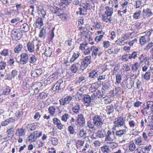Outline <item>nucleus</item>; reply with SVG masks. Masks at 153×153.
Here are the masks:
<instances>
[{
  "instance_id": "obj_1",
  "label": "nucleus",
  "mask_w": 153,
  "mask_h": 153,
  "mask_svg": "<svg viewBox=\"0 0 153 153\" xmlns=\"http://www.w3.org/2000/svg\"><path fill=\"white\" fill-rule=\"evenodd\" d=\"M90 58V56H87L81 61L73 64L71 66V70L73 73H76L79 69L84 70L91 62Z\"/></svg>"
},
{
  "instance_id": "obj_2",
  "label": "nucleus",
  "mask_w": 153,
  "mask_h": 153,
  "mask_svg": "<svg viewBox=\"0 0 153 153\" xmlns=\"http://www.w3.org/2000/svg\"><path fill=\"white\" fill-rule=\"evenodd\" d=\"M103 122L102 119L100 117L96 118V130L98 131L96 133V138H102L105 136V131L102 128Z\"/></svg>"
},
{
  "instance_id": "obj_3",
  "label": "nucleus",
  "mask_w": 153,
  "mask_h": 153,
  "mask_svg": "<svg viewBox=\"0 0 153 153\" xmlns=\"http://www.w3.org/2000/svg\"><path fill=\"white\" fill-rule=\"evenodd\" d=\"M79 30L80 31V35L82 38L85 39V41L87 42V41H91L92 39L90 37L91 34L93 33L92 32L89 31L85 27L79 26Z\"/></svg>"
},
{
  "instance_id": "obj_4",
  "label": "nucleus",
  "mask_w": 153,
  "mask_h": 153,
  "mask_svg": "<svg viewBox=\"0 0 153 153\" xmlns=\"http://www.w3.org/2000/svg\"><path fill=\"white\" fill-rule=\"evenodd\" d=\"M62 79L59 80L55 84H54L52 88L53 91H58L59 90L64 87V85Z\"/></svg>"
},
{
  "instance_id": "obj_5",
  "label": "nucleus",
  "mask_w": 153,
  "mask_h": 153,
  "mask_svg": "<svg viewBox=\"0 0 153 153\" xmlns=\"http://www.w3.org/2000/svg\"><path fill=\"white\" fill-rule=\"evenodd\" d=\"M12 37L16 41L19 40L22 36V33H20L18 30L15 29L13 30L11 32Z\"/></svg>"
},
{
  "instance_id": "obj_6",
  "label": "nucleus",
  "mask_w": 153,
  "mask_h": 153,
  "mask_svg": "<svg viewBox=\"0 0 153 153\" xmlns=\"http://www.w3.org/2000/svg\"><path fill=\"white\" fill-rule=\"evenodd\" d=\"M21 58L20 60L18 63L22 65H25L28 62L29 56L28 54L26 53H22L20 56Z\"/></svg>"
},
{
  "instance_id": "obj_7",
  "label": "nucleus",
  "mask_w": 153,
  "mask_h": 153,
  "mask_svg": "<svg viewBox=\"0 0 153 153\" xmlns=\"http://www.w3.org/2000/svg\"><path fill=\"white\" fill-rule=\"evenodd\" d=\"M79 99L84 100L85 103H87L89 105L90 103L92 102L90 96L89 95H84L82 94H79Z\"/></svg>"
},
{
  "instance_id": "obj_8",
  "label": "nucleus",
  "mask_w": 153,
  "mask_h": 153,
  "mask_svg": "<svg viewBox=\"0 0 153 153\" xmlns=\"http://www.w3.org/2000/svg\"><path fill=\"white\" fill-rule=\"evenodd\" d=\"M76 123L77 125L80 126H83L85 124V120L82 114L78 115Z\"/></svg>"
},
{
  "instance_id": "obj_9",
  "label": "nucleus",
  "mask_w": 153,
  "mask_h": 153,
  "mask_svg": "<svg viewBox=\"0 0 153 153\" xmlns=\"http://www.w3.org/2000/svg\"><path fill=\"white\" fill-rule=\"evenodd\" d=\"M72 99V98L71 97L67 96L64 98H62L59 100L60 104L62 106L68 104Z\"/></svg>"
},
{
  "instance_id": "obj_10",
  "label": "nucleus",
  "mask_w": 153,
  "mask_h": 153,
  "mask_svg": "<svg viewBox=\"0 0 153 153\" xmlns=\"http://www.w3.org/2000/svg\"><path fill=\"white\" fill-rule=\"evenodd\" d=\"M53 121L54 124L56 125L58 129L61 130L63 128L64 125L61 123V121L59 119L54 117L53 119Z\"/></svg>"
},
{
  "instance_id": "obj_11",
  "label": "nucleus",
  "mask_w": 153,
  "mask_h": 153,
  "mask_svg": "<svg viewBox=\"0 0 153 153\" xmlns=\"http://www.w3.org/2000/svg\"><path fill=\"white\" fill-rule=\"evenodd\" d=\"M125 120L121 117L117 118L115 119L114 123L118 126H121L125 124Z\"/></svg>"
},
{
  "instance_id": "obj_12",
  "label": "nucleus",
  "mask_w": 153,
  "mask_h": 153,
  "mask_svg": "<svg viewBox=\"0 0 153 153\" xmlns=\"http://www.w3.org/2000/svg\"><path fill=\"white\" fill-rule=\"evenodd\" d=\"M138 64V62H136L132 65V70L133 72H135V74H133V75L135 76V77H137L139 74V71L138 72L136 73L137 70H138V69L139 68Z\"/></svg>"
},
{
  "instance_id": "obj_13",
  "label": "nucleus",
  "mask_w": 153,
  "mask_h": 153,
  "mask_svg": "<svg viewBox=\"0 0 153 153\" xmlns=\"http://www.w3.org/2000/svg\"><path fill=\"white\" fill-rule=\"evenodd\" d=\"M90 51H92V56H96V47L94 46H91L89 49L84 50L83 52L85 54L87 55L90 53Z\"/></svg>"
},
{
  "instance_id": "obj_14",
  "label": "nucleus",
  "mask_w": 153,
  "mask_h": 153,
  "mask_svg": "<svg viewBox=\"0 0 153 153\" xmlns=\"http://www.w3.org/2000/svg\"><path fill=\"white\" fill-rule=\"evenodd\" d=\"M58 73L55 72L51 74L47 79V80L49 81L50 83H51L53 82V81L57 80L58 79Z\"/></svg>"
},
{
  "instance_id": "obj_15",
  "label": "nucleus",
  "mask_w": 153,
  "mask_h": 153,
  "mask_svg": "<svg viewBox=\"0 0 153 153\" xmlns=\"http://www.w3.org/2000/svg\"><path fill=\"white\" fill-rule=\"evenodd\" d=\"M42 132H40L38 134L37 136H35V135L33 133H31L30 135L28 137V138H29L28 139V140L31 141V142H35L38 138L40 137L42 135Z\"/></svg>"
},
{
  "instance_id": "obj_16",
  "label": "nucleus",
  "mask_w": 153,
  "mask_h": 153,
  "mask_svg": "<svg viewBox=\"0 0 153 153\" xmlns=\"http://www.w3.org/2000/svg\"><path fill=\"white\" fill-rule=\"evenodd\" d=\"M37 48L36 50V51L37 53L38 52H44L46 48V46L43 43H39L37 45Z\"/></svg>"
},
{
  "instance_id": "obj_17",
  "label": "nucleus",
  "mask_w": 153,
  "mask_h": 153,
  "mask_svg": "<svg viewBox=\"0 0 153 153\" xmlns=\"http://www.w3.org/2000/svg\"><path fill=\"white\" fill-rule=\"evenodd\" d=\"M84 5L82 6V8L81 7L79 8V14L80 15H84L85 13L86 12L87 10L88 9V4L87 3L83 4Z\"/></svg>"
},
{
  "instance_id": "obj_18",
  "label": "nucleus",
  "mask_w": 153,
  "mask_h": 153,
  "mask_svg": "<svg viewBox=\"0 0 153 153\" xmlns=\"http://www.w3.org/2000/svg\"><path fill=\"white\" fill-rule=\"evenodd\" d=\"M53 51V49L50 47L46 48L44 52V54L46 56L50 57L52 55Z\"/></svg>"
},
{
  "instance_id": "obj_19",
  "label": "nucleus",
  "mask_w": 153,
  "mask_h": 153,
  "mask_svg": "<svg viewBox=\"0 0 153 153\" xmlns=\"http://www.w3.org/2000/svg\"><path fill=\"white\" fill-rule=\"evenodd\" d=\"M60 1L61 3H60V5L66 8L67 7L71 2L72 1L71 0H61Z\"/></svg>"
},
{
  "instance_id": "obj_20",
  "label": "nucleus",
  "mask_w": 153,
  "mask_h": 153,
  "mask_svg": "<svg viewBox=\"0 0 153 153\" xmlns=\"http://www.w3.org/2000/svg\"><path fill=\"white\" fill-rule=\"evenodd\" d=\"M28 50L31 53H33L34 52V45L33 43L29 42L27 45Z\"/></svg>"
},
{
  "instance_id": "obj_21",
  "label": "nucleus",
  "mask_w": 153,
  "mask_h": 153,
  "mask_svg": "<svg viewBox=\"0 0 153 153\" xmlns=\"http://www.w3.org/2000/svg\"><path fill=\"white\" fill-rule=\"evenodd\" d=\"M143 13L144 17L145 16L146 17H149L153 15L151 10L149 9L144 10L143 11Z\"/></svg>"
},
{
  "instance_id": "obj_22",
  "label": "nucleus",
  "mask_w": 153,
  "mask_h": 153,
  "mask_svg": "<svg viewBox=\"0 0 153 153\" xmlns=\"http://www.w3.org/2000/svg\"><path fill=\"white\" fill-rule=\"evenodd\" d=\"M43 20L42 18H38L36 20V26L37 28H41L43 25Z\"/></svg>"
},
{
  "instance_id": "obj_23",
  "label": "nucleus",
  "mask_w": 153,
  "mask_h": 153,
  "mask_svg": "<svg viewBox=\"0 0 153 153\" xmlns=\"http://www.w3.org/2000/svg\"><path fill=\"white\" fill-rule=\"evenodd\" d=\"M80 110V105L79 104H76V105L72 108L73 112L77 114L79 113V111Z\"/></svg>"
},
{
  "instance_id": "obj_24",
  "label": "nucleus",
  "mask_w": 153,
  "mask_h": 153,
  "mask_svg": "<svg viewBox=\"0 0 153 153\" xmlns=\"http://www.w3.org/2000/svg\"><path fill=\"white\" fill-rule=\"evenodd\" d=\"M16 135L17 136H24L25 135V132L24 130L22 128H18L16 130Z\"/></svg>"
},
{
  "instance_id": "obj_25",
  "label": "nucleus",
  "mask_w": 153,
  "mask_h": 153,
  "mask_svg": "<svg viewBox=\"0 0 153 153\" xmlns=\"http://www.w3.org/2000/svg\"><path fill=\"white\" fill-rule=\"evenodd\" d=\"M80 55V54L79 53H74L70 60V62L72 63L74 62Z\"/></svg>"
},
{
  "instance_id": "obj_26",
  "label": "nucleus",
  "mask_w": 153,
  "mask_h": 153,
  "mask_svg": "<svg viewBox=\"0 0 153 153\" xmlns=\"http://www.w3.org/2000/svg\"><path fill=\"white\" fill-rule=\"evenodd\" d=\"M105 9L106 10L105 12V14L108 15V16H111L113 12L112 8L107 6L105 7Z\"/></svg>"
},
{
  "instance_id": "obj_27",
  "label": "nucleus",
  "mask_w": 153,
  "mask_h": 153,
  "mask_svg": "<svg viewBox=\"0 0 153 153\" xmlns=\"http://www.w3.org/2000/svg\"><path fill=\"white\" fill-rule=\"evenodd\" d=\"M29 62L31 64H34L36 63L37 60V59L35 56L33 54H30L29 55Z\"/></svg>"
},
{
  "instance_id": "obj_28",
  "label": "nucleus",
  "mask_w": 153,
  "mask_h": 153,
  "mask_svg": "<svg viewBox=\"0 0 153 153\" xmlns=\"http://www.w3.org/2000/svg\"><path fill=\"white\" fill-rule=\"evenodd\" d=\"M113 108L114 106L112 104L106 107V111L108 114H109L114 112V109Z\"/></svg>"
},
{
  "instance_id": "obj_29",
  "label": "nucleus",
  "mask_w": 153,
  "mask_h": 153,
  "mask_svg": "<svg viewBox=\"0 0 153 153\" xmlns=\"http://www.w3.org/2000/svg\"><path fill=\"white\" fill-rule=\"evenodd\" d=\"M21 29L24 32H26L29 30V26L27 24L25 23L21 25Z\"/></svg>"
},
{
  "instance_id": "obj_30",
  "label": "nucleus",
  "mask_w": 153,
  "mask_h": 153,
  "mask_svg": "<svg viewBox=\"0 0 153 153\" xmlns=\"http://www.w3.org/2000/svg\"><path fill=\"white\" fill-rule=\"evenodd\" d=\"M96 116H95L93 117V122L91 121H88V127L92 128H94V124H96Z\"/></svg>"
},
{
  "instance_id": "obj_31",
  "label": "nucleus",
  "mask_w": 153,
  "mask_h": 153,
  "mask_svg": "<svg viewBox=\"0 0 153 153\" xmlns=\"http://www.w3.org/2000/svg\"><path fill=\"white\" fill-rule=\"evenodd\" d=\"M86 131L84 128L80 129L79 135L80 138L84 137L86 136Z\"/></svg>"
},
{
  "instance_id": "obj_32",
  "label": "nucleus",
  "mask_w": 153,
  "mask_h": 153,
  "mask_svg": "<svg viewBox=\"0 0 153 153\" xmlns=\"http://www.w3.org/2000/svg\"><path fill=\"white\" fill-rule=\"evenodd\" d=\"M126 132V131L125 129H121L117 131L115 133V134L117 136L119 137H121V136L125 134Z\"/></svg>"
},
{
  "instance_id": "obj_33",
  "label": "nucleus",
  "mask_w": 153,
  "mask_h": 153,
  "mask_svg": "<svg viewBox=\"0 0 153 153\" xmlns=\"http://www.w3.org/2000/svg\"><path fill=\"white\" fill-rule=\"evenodd\" d=\"M135 142L137 145L141 146L143 145L142 137L140 136L136 138L135 140Z\"/></svg>"
},
{
  "instance_id": "obj_34",
  "label": "nucleus",
  "mask_w": 153,
  "mask_h": 153,
  "mask_svg": "<svg viewBox=\"0 0 153 153\" xmlns=\"http://www.w3.org/2000/svg\"><path fill=\"white\" fill-rule=\"evenodd\" d=\"M45 30L42 29L40 31L39 37L42 39H44L45 38Z\"/></svg>"
},
{
  "instance_id": "obj_35",
  "label": "nucleus",
  "mask_w": 153,
  "mask_h": 153,
  "mask_svg": "<svg viewBox=\"0 0 153 153\" xmlns=\"http://www.w3.org/2000/svg\"><path fill=\"white\" fill-rule=\"evenodd\" d=\"M105 75L100 76L98 77L97 79L98 81L96 82V84H97L98 86L99 85V86H100L101 84L100 81L102 80H104L105 79Z\"/></svg>"
},
{
  "instance_id": "obj_36",
  "label": "nucleus",
  "mask_w": 153,
  "mask_h": 153,
  "mask_svg": "<svg viewBox=\"0 0 153 153\" xmlns=\"http://www.w3.org/2000/svg\"><path fill=\"white\" fill-rule=\"evenodd\" d=\"M23 47V46L22 44H19L18 45L16 46V48L14 49V51L15 53H18L22 50Z\"/></svg>"
},
{
  "instance_id": "obj_37",
  "label": "nucleus",
  "mask_w": 153,
  "mask_h": 153,
  "mask_svg": "<svg viewBox=\"0 0 153 153\" xmlns=\"http://www.w3.org/2000/svg\"><path fill=\"white\" fill-rule=\"evenodd\" d=\"M13 119L10 118L9 119H7L4 121L3 122L1 123V125L2 126H5L7 125L8 124L10 123L13 122L12 120Z\"/></svg>"
},
{
  "instance_id": "obj_38",
  "label": "nucleus",
  "mask_w": 153,
  "mask_h": 153,
  "mask_svg": "<svg viewBox=\"0 0 153 153\" xmlns=\"http://www.w3.org/2000/svg\"><path fill=\"white\" fill-rule=\"evenodd\" d=\"M141 13V10H139L138 12H135L133 16V18L135 19H140V15Z\"/></svg>"
},
{
  "instance_id": "obj_39",
  "label": "nucleus",
  "mask_w": 153,
  "mask_h": 153,
  "mask_svg": "<svg viewBox=\"0 0 153 153\" xmlns=\"http://www.w3.org/2000/svg\"><path fill=\"white\" fill-rule=\"evenodd\" d=\"M9 88V86H6V88L4 90L3 94L5 95H8L11 91V90Z\"/></svg>"
},
{
  "instance_id": "obj_40",
  "label": "nucleus",
  "mask_w": 153,
  "mask_h": 153,
  "mask_svg": "<svg viewBox=\"0 0 153 153\" xmlns=\"http://www.w3.org/2000/svg\"><path fill=\"white\" fill-rule=\"evenodd\" d=\"M147 106L146 109H149L150 108L152 110L153 108V101H149L146 102Z\"/></svg>"
},
{
  "instance_id": "obj_41",
  "label": "nucleus",
  "mask_w": 153,
  "mask_h": 153,
  "mask_svg": "<svg viewBox=\"0 0 153 153\" xmlns=\"http://www.w3.org/2000/svg\"><path fill=\"white\" fill-rule=\"evenodd\" d=\"M69 115L68 114L65 113L61 117V120L62 121L65 122L67 121V120L69 118Z\"/></svg>"
},
{
  "instance_id": "obj_42",
  "label": "nucleus",
  "mask_w": 153,
  "mask_h": 153,
  "mask_svg": "<svg viewBox=\"0 0 153 153\" xmlns=\"http://www.w3.org/2000/svg\"><path fill=\"white\" fill-rule=\"evenodd\" d=\"M129 54H126L123 55L122 57V60L125 62L128 61V59H131V58H129Z\"/></svg>"
},
{
  "instance_id": "obj_43",
  "label": "nucleus",
  "mask_w": 153,
  "mask_h": 153,
  "mask_svg": "<svg viewBox=\"0 0 153 153\" xmlns=\"http://www.w3.org/2000/svg\"><path fill=\"white\" fill-rule=\"evenodd\" d=\"M126 83V87L128 89H131L134 84L133 82L131 80L127 81Z\"/></svg>"
},
{
  "instance_id": "obj_44",
  "label": "nucleus",
  "mask_w": 153,
  "mask_h": 153,
  "mask_svg": "<svg viewBox=\"0 0 153 153\" xmlns=\"http://www.w3.org/2000/svg\"><path fill=\"white\" fill-rule=\"evenodd\" d=\"M101 150L103 153H108L109 151V149L108 146H105L101 147Z\"/></svg>"
},
{
  "instance_id": "obj_45",
  "label": "nucleus",
  "mask_w": 153,
  "mask_h": 153,
  "mask_svg": "<svg viewBox=\"0 0 153 153\" xmlns=\"http://www.w3.org/2000/svg\"><path fill=\"white\" fill-rule=\"evenodd\" d=\"M9 50L8 49H4L1 53V54L4 56H6L9 55Z\"/></svg>"
},
{
  "instance_id": "obj_46",
  "label": "nucleus",
  "mask_w": 153,
  "mask_h": 153,
  "mask_svg": "<svg viewBox=\"0 0 153 153\" xmlns=\"http://www.w3.org/2000/svg\"><path fill=\"white\" fill-rule=\"evenodd\" d=\"M51 141L52 142V144L54 146L56 145L58 143V140L56 137H51Z\"/></svg>"
},
{
  "instance_id": "obj_47",
  "label": "nucleus",
  "mask_w": 153,
  "mask_h": 153,
  "mask_svg": "<svg viewBox=\"0 0 153 153\" xmlns=\"http://www.w3.org/2000/svg\"><path fill=\"white\" fill-rule=\"evenodd\" d=\"M46 93L44 92L40 93L38 97V98L39 99H44L46 97Z\"/></svg>"
},
{
  "instance_id": "obj_48",
  "label": "nucleus",
  "mask_w": 153,
  "mask_h": 153,
  "mask_svg": "<svg viewBox=\"0 0 153 153\" xmlns=\"http://www.w3.org/2000/svg\"><path fill=\"white\" fill-rule=\"evenodd\" d=\"M129 58H131V59L133 58L134 59H135V58L137 56V53L136 52L134 51L131 54H129Z\"/></svg>"
},
{
  "instance_id": "obj_49",
  "label": "nucleus",
  "mask_w": 153,
  "mask_h": 153,
  "mask_svg": "<svg viewBox=\"0 0 153 153\" xmlns=\"http://www.w3.org/2000/svg\"><path fill=\"white\" fill-rule=\"evenodd\" d=\"M150 72H146L144 75V79L146 80H149L150 79Z\"/></svg>"
},
{
  "instance_id": "obj_50",
  "label": "nucleus",
  "mask_w": 153,
  "mask_h": 153,
  "mask_svg": "<svg viewBox=\"0 0 153 153\" xmlns=\"http://www.w3.org/2000/svg\"><path fill=\"white\" fill-rule=\"evenodd\" d=\"M68 130L70 133L71 134H74L76 133L74 127L72 126H69L68 128Z\"/></svg>"
},
{
  "instance_id": "obj_51",
  "label": "nucleus",
  "mask_w": 153,
  "mask_h": 153,
  "mask_svg": "<svg viewBox=\"0 0 153 153\" xmlns=\"http://www.w3.org/2000/svg\"><path fill=\"white\" fill-rule=\"evenodd\" d=\"M89 89L91 92H95L96 91V84L95 83H92Z\"/></svg>"
},
{
  "instance_id": "obj_52",
  "label": "nucleus",
  "mask_w": 153,
  "mask_h": 153,
  "mask_svg": "<svg viewBox=\"0 0 153 153\" xmlns=\"http://www.w3.org/2000/svg\"><path fill=\"white\" fill-rule=\"evenodd\" d=\"M96 74V71L95 70H94L92 71L91 72H90L89 73V77H91V78H93L94 79H95V77Z\"/></svg>"
},
{
  "instance_id": "obj_53",
  "label": "nucleus",
  "mask_w": 153,
  "mask_h": 153,
  "mask_svg": "<svg viewBox=\"0 0 153 153\" xmlns=\"http://www.w3.org/2000/svg\"><path fill=\"white\" fill-rule=\"evenodd\" d=\"M6 64L4 61H2L0 62V69L1 70H4L6 66Z\"/></svg>"
},
{
  "instance_id": "obj_54",
  "label": "nucleus",
  "mask_w": 153,
  "mask_h": 153,
  "mask_svg": "<svg viewBox=\"0 0 153 153\" xmlns=\"http://www.w3.org/2000/svg\"><path fill=\"white\" fill-rule=\"evenodd\" d=\"M122 80V76L120 74L116 75V82L117 83H119L121 82Z\"/></svg>"
},
{
  "instance_id": "obj_55",
  "label": "nucleus",
  "mask_w": 153,
  "mask_h": 153,
  "mask_svg": "<svg viewBox=\"0 0 153 153\" xmlns=\"http://www.w3.org/2000/svg\"><path fill=\"white\" fill-rule=\"evenodd\" d=\"M146 42V40L144 36H141L140 39V42L141 45L144 44Z\"/></svg>"
},
{
  "instance_id": "obj_56",
  "label": "nucleus",
  "mask_w": 153,
  "mask_h": 153,
  "mask_svg": "<svg viewBox=\"0 0 153 153\" xmlns=\"http://www.w3.org/2000/svg\"><path fill=\"white\" fill-rule=\"evenodd\" d=\"M55 110V108L53 107H50L48 109L49 112L52 115H53L54 113Z\"/></svg>"
},
{
  "instance_id": "obj_57",
  "label": "nucleus",
  "mask_w": 153,
  "mask_h": 153,
  "mask_svg": "<svg viewBox=\"0 0 153 153\" xmlns=\"http://www.w3.org/2000/svg\"><path fill=\"white\" fill-rule=\"evenodd\" d=\"M105 99H104L105 104H107L110 103L111 102V98L110 97H106L105 98Z\"/></svg>"
},
{
  "instance_id": "obj_58",
  "label": "nucleus",
  "mask_w": 153,
  "mask_h": 153,
  "mask_svg": "<svg viewBox=\"0 0 153 153\" xmlns=\"http://www.w3.org/2000/svg\"><path fill=\"white\" fill-rule=\"evenodd\" d=\"M136 148L135 144L134 143H132L130 144L129 146V150L131 151H134Z\"/></svg>"
},
{
  "instance_id": "obj_59",
  "label": "nucleus",
  "mask_w": 153,
  "mask_h": 153,
  "mask_svg": "<svg viewBox=\"0 0 153 153\" xmlns=\"http://www.w3.org/2000/svg\"><path fill=\"white\" fill-rule=\"evenodd\" d=\"M136 3V8H139L141 6L142 4V2L141 1L137 0L135 1Z\"/></svg>"
},
{
  "instance_id": "obj_60",
  "label": "nucleus",
  "mask_w": 153,
  "mask_h": 153,
  "mask_svg": "<svg viewBox=\"0 0 153 153\" xmlns=\"http://www.w3.org/2000/svg\"><path fill=\"white\" fill-rule=\"evenodd\" d=\"M109 146L112 149H114L117 146V144L115 142H111L109 143Z\"/></svg>"
},
{
  "instance_id": "obj_61",
  "label": "nucleus",
  "mask_w": 153,
  "mask_h": 153,
  "mask_svg": "<svg viewBox=\"0 0 153 153\" xmlns=\"http://www.w3.org/2000/svg\"><path fill=\"white\" fill-rule=\"evenodd\" d=\"M86 78L83 76L79 77L78 78L79 82L83 83L86 81Z\"/></svg>"
},
{
  "instance_id": "obj_62",
  "label": "nucleus",
  "mask_w": 153,
  "mask_h": 153,
  "mask_svg": "<svg viewBox=\"0 0 153 153\" xmlns=\"http://www.w3.org/2000/svg\"><path fill=\"white\" fill-rule=\"evenodd\" d=\"M36 73V70L32 71L31 73V76L34 78L37 77L38 76H37V74Z\"/></svg>"
},
{
  "instance_id": "obj_63",
  "label": "nucleus",
  "mask_w": 153,
  "mask_h": 153,
  "mask_svg": "<svg viewBox=\"0 0 153 153\" xmlns=\"http://www.w3.org/2000/svg\"><path fill=\"white\" fill-rule=\"evenodd\" d=\"M153 46V43L151 42L149 43V44L146 45V47L145 48V49L146 50H148L151 47Z\"/></svg>"
},
{
  "instance_id": "obj_64",
  "label": "nucleus",
  "mask_w": 153,
  "mask_h": 153,
  "mask_svg": "<svg viewBox=\"0 0 153 153\" xmlns=\"http://www.w3.org/2000/svg\"><path fill=\"white\" fill-rule=\"evenodd\" d=\"M139 149V153H145L146 152L144 149V146H141Z\"/></svg>"
}]
</instances>
